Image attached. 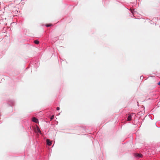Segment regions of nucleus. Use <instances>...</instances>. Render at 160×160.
Listing matches in <instances>:
<instances>
[{
  "label": "nucleus",
  "instance_id": "nucleus-1",
  "mask_svg": "<svg viewBox=\"0 0 160 160\" xmlns=\"http://www.w3.org/2000/svg\"><path fill=\"white\" fill-rule=\"evenodd\" d=\"M142 145L141 148H143L146 155H148L157 154L160 152V142L156 144H152L151 145H146L143 143H140Z\"/></svg>",
  "mask_w": 160,
  "mask_h": 160
},
{
  "label": "nucleus",
  "instance_id": "nucleus-2",
  "mask_svg": "<svg viewBox=\"0 0 160 160\" xmlns=\"http://www.w3.org/2000/svg\"><path fill=\"white\" fill-rule=\"evenodd\" d=\"M31 121H21L20 123L22 124V126L23 128H24L27 130V132H30L31 134H32L33 132V130H32L31 128ZM32 122H34L36 123H38L39 122V121H31Z\"/></svg>",
  "mask_w": 160,
  "mask_h": 160
},
{
  "label": "nucleus",
  "instance_id": "nucleus-3",
  "mask_svg": "<svg viewBox=\"0 0 160 160\" xmlns=\"http://www.w3.org/2000/svg\"><path fill=\"white\" fill-rule=\"evenodd\" d=\"M119 121H120L119 120L116 121L115 122H114V124L115 125V126L114 127V132H117L119 129L121 128H122V125L120 124Z\"/></svg>",
  "mask_w": 160,
  "mask_h": 160
},
{
  "label": "nucleus",
  "instance_id": "nucleus-4",
  "mask_svg": "<svg viewBox=\"0 0 160 160\" xmlns=\"http://www.w3.org/2000/svg\"><path fill=\"white\" fill-rule=\"evenodd\" d=\"M132 121L130 122H128V123H131L132 125H135L136 126V127L137 126L138 127H139L138 125H139L140 126L139 127H140L141 126V122L142 121Z\"/></svg>",
  "mask_w": 160,
  "mask_h": 160
},
{
  "label": "nucleus",
  "instance_id": "nucleus-5",
  "mask_svg": "<svg viewBox=\"0 0 160 160\" xmlns=\"http://www.w3.org/2000/svg\"><path fill=\"white\" fill-rule=\"evenodd\" d=\"M79 129L82 130L83 132H87V131L88 130V129L87 128L86 126L85 125H80L79 126Z\"/></svg>",
  "mask_w": 160,
  "mask_h": 160
},
{
  "label": "nucleus",
  "instance_id": "nucleus-6",
  "mask_svg": "<svg viewBox=\"0 0 160 160\" xmlns=\"http://www.w3.org/2000/svg\"><path fill=\"white\" fill-rule=\"evenodd\" d=\"M136 115L134 113H132L128 115V119L127 120H134L135 118Z\"/></svg>",
  "mask_w": 160,
  "mask_h": 160
},
{
  "label": "nucleus",
  "instance_id": "nucleus-7",
  "mask_svg": "<svg viewBox=\"0 0 160 160\" xmlns=\"http://www.w3.org/2000/svg\"><path fill=\"white\" fill-rule=\"evenodd\" d=\"M133 156L134 158L137 159H139L142 156V154L137 153H134L133 154Z\"/></svg>",
  "mask_w": 160,
  "mask_h": 160
},
{
  "label": "nucleus",
  "instance_id": "nucleus-8",
  "mask_svg": "<svg viewBox=\"0 0 160 160\" xmlns=\"http://www.w3.org/2000/svg\"><path fill=\"white\" fill-rule=\"evenodd\" d=\"M152 119V117L151 115H147L144 118V120H151Z\"/></svg>",
  "mask_w": 160,
  "mask_h": 160
},
{
  "label": "nucleus",
  "instance_id": "nucleus-9",
  "mask_svg": "<svg viewBox=\"0 0 160 160\" xmlns=\"http://www.w3.org/2000/svg\"><path fill=\"white\" fill-rule=\"evenodd\" d=\"M155 125L157 127L160 128V121H157L155 122Z\"/></svg>",
  "mask_w": 160,
  "mask_h": 160
},
{
  "label": "nucleus",
  "instance_id": "nucleus-10",
  "mask_svg": "<svg viewBox=\"0 0 160 160\" xmlns=\"http://www.w3.org/2000/svg\"><path fill=\"white\" fill-rule=\"evenodd\" d=\"M47 144L48 146H51L52 144V142L49 140H47Z\"/></svg>",
  "mask_w": 160,
  "mask_h": 160
},
{
  "label": "nucleus",
  "instance_id": "nucleus-11",
  "mask_svg": "<svg viewBox=\"0 0 160 160\" xmlns=\"http://www.w3.org/2000/svg\"><path fill=\"white\" fill-rule=\"evenodd\" d=\"M36 160H45V159H42L41 158V156H39L37 158Z\"/></svg>",
  "mask_w": 160,
  "mask_h": 160
},
{
  "label": "nucleus",
  "instance_id": "nucleus-12",
  "mask_svg": "<svg viewBox=\"0 0 160 160\" xmlns=\"http://www.w3.org/2000/svg\"><path fill=\"white\" fill-rule=\"evenodd\" d=\"M37 130H38V133H41V132L40 130V129L38 127H37Z\"/></svg>",
  "mask_w": 160,
  "mask_h": 160
},
{
  "label": "nucleus",
  "instance_id": "nucleus-13",
  "mask_svg": "<svg viewBox=\"0 0 160 160\" xmlns=\"http://www.w3.org/2000/svg\"><path fill=\"white\" fill-rule=\"evenodd\" d=\"M34 42L36 44H38L39 43V41H38V40H35L34 41Z\"/></svg>",
  "mask_w": 160,
  "mask_h": 160
},
{
  "label": "nucleus",
  "instance_id": "nucleus-14",
  "mask_svg": "<svg viewBox=\"0 0 160 160\" xmlns=\"http://www.w3.org/2000/svg\"><path fill=\"white\" fill-rule=\"evenodd\" d=\"M32 120H38L37 118H36L35 117H33L32 118Z\"/></svg>",
  "mask_w": 160,
  "mask_h": 160
},
{
  "label": "nucleus",
  "instance_id": "nucleus-15",
  "mask_svg": "<svg viewBox=\"0 0 160 160\" xmlns=\"http://www.w3.org/2000/svg\"><path fill=\"white\" fill-rule=\"evenodd\" d=\"M47 27H49L51 26V24H47L46 25Z\"/></svg>",
  "mask_w": 160,
  "mask_h": 160
},
{
  "label": "nucleus",
  "instance_id": "nucleus-16",
  "mask_svg": "<svg viewBox=\"0 0 160 160\" xmlns=\"http://www.w3.org/2000/svg\"><path fill=\"white\" fill-rule=\"evenodd\" d=\"M54 115H53L51 117H50V119L51 120H52L53 119V118H54Z\"/></svg>",
  "mask_w": 160,
  "mask_h": 160
},
{
  "label": "nucleus",
  "instance_id": "nucleus-17",
  "mask_svg": "<svg viewBox=\"0 0 160 160\" xmlns=\"http://www.w3.org/2000/svg\"><path fill=\"white\" fill-rule=\"evenodd\" d=\"M45 122H46L47 123H49V121H44Z\"/></svg>",
  "mask_w": 160,
  "mask_h": 160
},
{
  "label": "nucleus",
  "instance_id": "nucleus-18",
  "mask_svg": "<svg viewBox=\"0 0 160 160\" xmlns=\"http://www.w3.org/2000/svg\"><path fill=\"white\" fill-rule=\"evenodd\" d=\"M59 109H60V108H59V107H57V110H59Z\"/></svg>",
  "mask_w": 160,
  "mask_h": 160
},
{
  "label": "nucleus",
  "instance_id": "nucleus-19",
  "mask_svg": "<svg viewBox=\"0 0 160 160\" xmlns=\"http://www.w3.org/2000/svg\"><path fill=\"white\" fill-rule=\"evenodd\" d=\"M56 122H55V124L56 125H58V122L57 121H56Z\"/></svg>",
  "mask_w": 160,
  "mask_h": 160
},
{
  "label": "nucleus",
  "instance_id": "nucleus-20",
  "mask_svg": "<svg viewBox=\"0 0 160 160\" xmlns=\"http://www.w3.org/2000/svg\"><path fill=\"white\" fill-rule=\"evenodd\" d=\"M158 84L159 85H160V82H159L158 83Z\"/></svg>",
  "mask_w": 160,
  "mask_h": 160
},
{
  "label": "nucleus",
  "instance_id": "nucleus-21",
  "mask_svg": "<svg viewBox=\"0 0 160 160\" xmlns=\"http://www.w3.org/2000/svg\"><path fill=\"white\" fill-rule=\"evenodd\" d=\"M2 121H0V123H2Z\"/></svg>",
  "mask_w": 160,
  "mask_h": 160
},
{
  "label": "nucleus",
  "instance_id": "nucleus-22",
  "mask_svg": "<svg viewBox=\"0 0 160 160\" xmlns=\"http://www.w3.org/2000/svg\"><path fill=\"white\" fill-rule=\"evenodd\" d=\"M54 146V145H53L52 147V148L53 147V146Z\"/></svg>",
  "mask_w": 160,
  "mask_h": 160
},
{
  "label": "nucleus",
  "instance_id": "nucleus-23",
  "mask_svg": "<svg viewBox=\"0 0 160 160\" xmlns=\"http://www.w3.org/2000/svg\"><path fill=\"white\" fill-rule=\"evenodd\" d=\"M108 122H106V123H108Z\"/></svg>",
  "mask_w": 160,
  "mask_h": 160
},
{
  "label": "nucleus",
  "instance_id": "nucleus-24",
  "mask_svg": "<svg viewBox=\"0 0 160 160\" xmlns=\"http://www.w3.org/2000/svg\"><path fill=\"white\" fill-rule=\"evenodd\" d=\"M110 121V120H109V121ZM112 122V121H111Z\"/></svg>",
  "mask_w": 160,
  "mask_h": 160
}]
</instances>
